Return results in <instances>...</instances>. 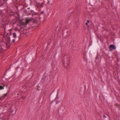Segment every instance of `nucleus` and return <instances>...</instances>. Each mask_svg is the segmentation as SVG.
I'll return each instance as SVG.
<instances>
[{"label":"nucleus","mask_w":120,"mask_h":120,"mask_svg":"<svg viewBox=\"0 0 120 120\" xmlns=\"http://www.w3.org/2000/svg\"><path fill=\"white\" fill-rule=\"evenodd\" d=\"M89 20H87V22H86V25L87 26L88 25V23H89Z\"/></svg>","instance_id":"6"},{"label":"nucleus","mask_w":120,"mask_h":120,"mask_svg":"<svg viewBox=\"0 0 120 120\" xmlns=\"http://www.w3.org/2000/svg\"><path fill=\"white\" fill-rule=\"evenodd\" d=\"M26 21V24H28L29 22L30 21V20L29 19H27Z\"/></svg>","instance_id":"5"},{"label":"nucleus","mask_w":120,"mask_h":120,"mask_svg":"<svg viewBox=\"0 0 120 120\" xmlns=\"http://www.w3.org/2000/svg\"><path fill=\"white\" fill-rule=\"evenodd\" d=\"M104 117H105V118H106V117L105 116V115H104Z\"/></svg>","instance_id":"8"},{"label":"nucleus","mask_w":120,"mask_h":120,"mask_svg":"<svg viewBox=\"0 0 120 120\" xmlns=\"http://www.w3.org/2000/svg\"><path fill=\"white\" fill-rule=\"evenodd\" d=\"M7 94H6V93L5 94H4L3 95V96H2V97L3 98H4L7 96Z\"/></svg>","instance_id":"4"},{"label":"nucleus","mask_w":120,"mask_h":120,"mask_svg":"<svg viewBox=\"0 0 120 120\" xmlns=\"http://www.w3.org/2000/svg\"><path fill=\"white\" fill-rule=\"evenodd\" d=\"M15 41V39L13 40V42H14Z\"/></svg>","instance_id":"7"},{"label":"nucleus","mask_w":120,"mask_h":120,"mask_svg":"<svg viewBox=\"0 0 120 120\" xmlns=\"http://www.w3.org/2000/svg\"><path fill=\"white\" fill-rule=\"evenodd\" d=\"M42 14H43L44 13V12H42Z\"/></svg>","instance_id":"10"},{"label":"nucleus","mask_w":120,"mask_h":120,"mask_svg":"<svg viewBox=\"0 0 120 120\" xmlns=\"http://www.w3.org/2000/svg\"><path fill=\"white\" fill-rule=\"evenodd\" d=\"M32 11V12H34V11Z\"/></svg>","instance_id":"12"},{"label":"nucleus","mask_w":120,"mask_h":120,"mask_svg":"<svg viewBox=\"0 0 120 120\" xmlns=\"http://www.w3.org/2000/svg\"><path fill=\"white\" fill-rule=\"evenodd\" d=\"M4 86H0V90L3 89H4Z\"/></svg>","instance_id":"3"},{"label":"nucleus","mask_w":120,"mask_h":120,"mask_svg":"<svg viewBox=\"0 0 120 120\" xmlns=\"http://www.w3.org/2000/svg\"><path fill=\"white\" fill-rule=\"evenodd\" d=\"M109 48L110 50L112 51V50L115 49L116 47L114 45L111 44Z\"/></svg>","instance_id":"1"},{"label":"nucleus","mask_w":120,"mask_h":120,"mask_svg":"<svg viewBox=\"0 0 120 120\" xmlns=\"http://www.w3.org/2000/svg\"><path fill=\"white\" fill-rule=\"evenodd\" d=\"M16 33H14L13 34V37L15 38H16Z\"/></svg>","instance_id":"2"},{"label":"nucleus","mask_w":120,"mask_h":120,"mask_svg":"<svg viewBox=\"0 0 120 120\" xmlns=\"http://www.w3.org/2000/svg\"><path fill=\"white\" fill-rule=\"evenodd\" d=\"M1 98L0 97V99Z\"/></svg>","instance_id":"11"},{"label":"nucleus","mask_w":120,"mask_h":120,"mask_svg":"<svg viewBox=\"0 0 120 120\" xmlns=\"http://www.w3.org/2000/svg\"><path fill=\"white\" fill-rule=\"evenodd\" d=\"M35 13L36 14V15H37V13Z\"/></svg>","instance_id":"9"}]
</instances>
